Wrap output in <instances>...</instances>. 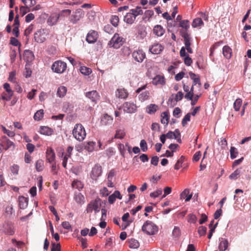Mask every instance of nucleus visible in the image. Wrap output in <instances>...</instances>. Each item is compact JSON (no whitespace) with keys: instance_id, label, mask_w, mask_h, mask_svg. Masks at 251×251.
I'll use <instances>...</instances> for the list:
<instances>
[{"instance_id":"obj_1","label":"nucleus","mask_w":251,"mask_h":251,"mask_svg":"<svg viewBox=\"0 0 251 251\" xmlns=\"http://www.w3.org/2000/svg\"><path fill=\"white\" fill-rule=\"evenodd\" d=\"M143 11L141 7L137 6L135 9H130L129 12L127 13L124 17V21L128 24H132L136 17L138 15H141Z\"/></svg>"},{"instance_id":"obj_2","label":"nucleus","mask_w":251,"mask_h":251,"mask_svg":"<svg viewBox=\"0 0 251 251\" xmlns=\"http://www.w3.org/2000/svg\"><path fill=\"white\" fill-rule=\"evenodd\" d=\"M72 134L74 137L79 142L83 141L86 135L85 128L81 124L75 125Z\"/></svg>"},{"instance_id":"obj_3","label":"nucleus","mask_w":251,"mask_h":251,"mask_svg":"<svg viewBox=\"0 0 251 251\" xmlns=\"http://www.w3.org/2000/svg\"><path fill=\"white\" fill-rule=\"evenodd\" d=\"M142 231L148 235H154L158 231L157 226L151 221H147L142 227Z\"/></svg>"},{"instance_id":"obj_4","label":"nucleus","mask_w":251,"mask_h":251,"mask_svg":"<svg viewBox=\"0 0 251 251\" xmlns=\"http://www.w3.org/2000/svg\"><path fill=\"white\" fill-rule=\"evenodd\" d=\"M101 207V200L97 197L96 199L92 200L87 205L86 212L87 213H91L93 211L95 213L100 211Z\"/></svg>"},{"instance_id":"obj_5","label":"nucleus","mask_w":251,"mask_h":251,"mask_svg":"<svg viewBox=\"0 0 251 251\" xmlns=\"http://www.w3.org/2000/svg\"><path fill=\"white\" fill-rule=\"evenodd\" d=\"M124 42L125 40L122 37L120 36L119 34L115 33L108 44L115 49H119L123 45Z\"/></svg>"},{"instance_id":"obj_6","label":"nucleus","mask_w":251,"mask_h":251,"mask_svg":"<svg viewBox=\"0 0 251 251\" xmlns=\"http://www.w3.org/2000/svg\"><path fill=\"white\" fill-rule=\"evenodd\" d=\"M147 87V84L138 88L135 91L136 94H139L138 96L139 100L142 102L148 100L150 98V93L149 91L142 92V91L145 90Z\"/></svg>"},{"instance_id":"obj_7","label":"nucleus","mask_w":251,"mask_h":251,"mask_svg":"<svg viewBox=\"0 0 251 251\" xmlns=\"http://www.w3.org/2000/svg\"><path fill=\"white\" fill-rule=\"evenodd\" d=\"M84 16V11L81 8H78L76 9L75 11L73 12V14L71 15L69 18V21L73 24H75L82 19Z\"/></svg>"},{"instance_id":"obj_8","label":"nucleus","mask_w":251,"mask_h":251,"mask_svg":"<svg viewBox=\"0 0 251 251\" xmlns=\"http://www.w3.org/2000/svg\"><path fill=\"white\" fill-rule=\"evenodd\" d=\"M67 68V64L62 61H56L51 66L52 70L58 74L64 72Z\"/></svg>"},{"instance_id":"obj_9","label":"nucleus","mask_w":251,"mask_h":251,"mask_svg":"<svg viewBox=\"0 0 251 251\" xmlns=\"http://www.w3.org/2000/svg\"><path fill=\"white\" fill-rule=\"evenodd\" d=\"M180 33L181 36L183 38L185 45V48L187 51L190 53H193V50L191 48V38L190 35L187 32L183 30H180Z\"/></svg>"},{"instance_id":"obj_10","label":"nucleus","mask_w":251,"mask_h":251,"mask_svg":"<svg viewBox=\"0 0 251 251\" xmlns=\"http://www.w3.org/2000/svg\"><path fill=\"white\" fill-rule=\"evenodd\" d=\"M25 4V5L21 6L20 7V11L22 13V16H24L25 15L27 12L30 11V9L29 7H30L34 5L35 4V0H21Z\"/></svg>"},{"instance_id":"obj_11","label":"nucleus","mask_w":251,"mask_h":251,"mask_svg":"<svg viewBox=\"0 0 251 251\" xmlns=\"http://www.w3.org/2000/svg\"><path fill=\"white\" fill-rule=\"evenodd\" d=\"M3 88L6 92L2 93L1 99L3 100L9 101L11 100L13 95V91L11 89L10 84L8 83H5L3 84Z\"/></svg>"},{"instance_id":"obj_12","label":"nucleus","mask_w":251,"mask_h":251,"mask_svg":"<svg viewBox=\"0 0 251 251\" xmlns=\"http://www.w3.org/2000/svg\"><path fill=\"white\" fill-rule=\"evenodd\" d=\"M1 231L6 235H13L15 233V228L13 224L8 222H4L3 224Z\"/></svg>"},{"instance_id":"obj_13","label":"nucleus","mask_w":251,"mask_h":251,"mask_svg":"<svg viewBox=\"0 0 251 251\" xmlns=\"http://www.w3.org/2000/svg\"><path fill=\"white\" fill-rule=\"evenodd\" d=\"M101 166L100 164H97L92 168L90 176L93 180H97L98 178L101 176Z\"/></svg>"},{"instance_id":"obj_14","label":"nucleus","mask_w":251,"mask_h":251,"mask_svg":"<svg viewBox=\"0 0 251 251\" xmlns=\"http://www.w3.org/2000/svg\"><path fill=\"white\" fill-rule=\"evenodd\" d=\"M46 34L44 29L38 30L35 33L34 38L37 43H43L46 40Z\"/></svg>"},{"instance_id":"obj_15","label":"nucleus","mask_w":251,"mask_h":251,"mask_svg":"<svg viewBox=\"0 0 251 251\" xmlns=\"http://www.w3.org/2000/svg\"><path fill=\"white\" fill-rule=\"evenodd\" d=\"M132 56L136 61L141 63L145 58L146 54L142 50H138L133 52Z\"/></svg>"},{"instance_id":"obj_16","label":"nucleus","mask_w":251,"mask_h":251,"mask_svg":"<svg viewBox=\"0 0 251 251\" xmlns=\"http://www.w3.org/2000/svg\"><path fill=\"white\" fill-rule=\"evenodd\" d=\"M123 110L128 113H134L137 110V106L133 102H125L123 105Z\"/></svg>"},{"instance_id":"obj_17","label":"nucleus","mask_w":251,"mask_h":251,"mask_svg":"<svg viewBox=\"0 0 251 251\" xmlns=\"http://www.w3.org/2000/svg\"><path fill=\"white\" fill-rule=\"evenodd\" d=\"M98 36L97 31L91 30L88 33L86 40L89 43H94L96 42Z\"/></svg>"},{"instance_id":"obj_18","label":"nucleus","mask_w":251,"mask_h":251,"mask_svg":"<svg viewBox=\"0 0 251 251\" xmlns=\"http://www.w3.org/2000/svg\"><path fill=\"white\" fill-rule=\"evenodd\" d=\"M219 241L218 249L220 251H225L227 249L229 243L227 239L221 237L219 238Z\"/></svg>"},{"instance_id":"obj_19","label":"nucleus","mask_w":251,"mask_h":251,"mask_svg":"<svg viewBox=\"0 0 251 251\" xmlns=\"http://www.w3.org/2000/svg\"><path fill=\"white\" fill-rule=\"evenodd\" d=\"M46 158L50 163H52L54 162L55 154L53 150L51 148H48L47 150Z\"/></svg>"},{"instance_id":"obj_20","label":"nucleus","mask_w":251,"mask_h":251,"mask_svg":"<svg viewBox=\"0 0 251 251\" xmlns=\"http://www.w3.org/2000/svg\"><path fill=\"white\" fill-rule=\"evenodd\" d=\"M163 49V47L161 44L157 43L153 45L150 48V51L153 54H157L160 53Z\"/></svg>"},{"instance_id":"obj_21","label":"nucleus","mask_w":251,"mask_h":251,"mask_svg":"<svg viewBox=\"0 0 251 251\" xmlns=\"http://www.w3.org/2000/svg\"><path fill=\"white\" fill-rule=\"evenodd\" d=\"M117 198L119 200H121L122 199V196L119 191H115L113 194L109 196V203L110 204H113Z\"/></svg>"},{"instance_id":"obj_22","label":"nucleus","mask_w":251,"mask_h":251,"mask_svg":"<svg viewBox=\"0 0 251 251\" xmlns=\"http://www.w3.org/2000/svg\"><path fill=\"white\" fill-rule=\"evenodd\" d=\"M112 122V117L106 114L102 117L100 120V124L102 126H107L111 124Z\"/></svg>"},{"instance_id":"obj_23","label":"nucleus","mask_w":251,"mask_h":251,"mask_svg":"<svg viewBox=\"0 0 251 251\" xmlns=\"http://www.w3.org/2000/svg\"><path fill=\"white\" fill-rule=\"evenodd\" d=\"M128 94L124 88L118 89L116 92V96L119 99H125L127 98Z\"/></svg>"},{"instance_id":"obj_24","label":"nucleus","mask_w":251,"mask_h":251,"mask_svg":"<svg viewBox=\"0 0 251 251\" xmlns=\"http://www.w3.org/2000/svg\"><path fill=\"white\" fill-rule=\"evenodd\" d=\"M152 84L154 85L159 84L164 85L165 84V79L162 75H157L153 79Z\"/></svg>"},{"instance_id":"obj_25","label":"nucleus","mask_w":251,"mask_h":251,"mask_svg":"<svg viewBox=\"0 0 251 251\" xmlns=\"http://www.w3.org/2000/svg\"><path fill=\"white\" fill-rule=\"evenodd\" d=\"M165 30L160 25H155L153 29V33L158 37L162 36L165 33Z\"/></svg>"},{"instance_id":"obj_26","label":"nucleus","mask_w":251,"mask_h":251,"mask_svg":"<svg viewBox=\"0 0 251 251\" xmlns=\"http://www.w3.org/2000/svg\"><path fill=\"white\" fill-rule=\"evenodd\" d=\"M86 96L93 101H96L99 99V96L96 91H92L87 92Z\"/></svg>"},{"instance_id":"obj_27","label":"nucleus","mask_w":251,"mask_h":251,"mask_svg":"<svg viewBox=\"0 0 251 251\" xmlns=\"http://www.w3.org/2000/svg\"><path fill=\"white\" fill-rule=\"evenodd\" d=\"M28 205L27 198L24 197L20 196L19 198V205L21 209L25 208Z\"/></svg>"},{"instance_id":"obj_28","label":"nucleus","mask_w":251,"mask_h":251,"mask_svg":"<svg viewBox=\"0 0 251 251\" xmlns=\"http://www.w3.org/2000/svg\"><path fill=\"white\" fill-rule=\"evenodd\" d=\"M59 18L58 14H53L48 19V23L50 25H54L57 23Z\"/></svg>"},{"instance_id":"obj_29","label":"nucleus","mask_w":251,"mask_h":251,"mask_svg":"<svg viewBox=\"0 0 251 251\" xmlns=\"http://www.w3.org/2000/svg\"><path fill=\"white\" fill-rule=\"evenodd\" d=\"M3 148L6 151L8 149L13 150L15 148V145L13 142L11 141L9 139L6 138L5 142L3 143Z\"/></svg>"},{"instance_id":"obj_30","label":"nucleus","mask_w":251,"mask_h":251,"mask_svg":"<svg viewBox=\"0 0 251 251\" xmlns=\"http://www.w3.org/2000/svg\"><path fill=\"white\" fill-rule=\"evenodd\" d=\"M24 57L27 61H31L34 58L33 52L30 50H25L24 53Z\"/></svg>"},{"instance_id":"obj_31","label":"nucleus","mask_w":251,"mask_h":251,"mask_svg":"<svg viewBox=\"0 0 251 251\" xmlns=\"http://www.w3.org/2000/svg\"><path fill=\"white\" fill-rule=\"evenodd\" d=\"M126 135L125 129L124 128H118L116 131L114 138L123 139Z\"/></svg>"},{"instance_id":"obj_32","label":"nucleus","mask_w":251,"mask_h":251,"mask_svg":"<svg viewBox=\"0 0 251 251\" xmlns=\"http://www.w3.org/2000/svg\"><path fill=\"white\" fill-rule=\"evenodd\" d=\"M223 53L225 57L230 58L231 56L232 50L229 47L225 46L223 48Z\"/></svg>"},{"instance_id":"obj_33","label":"nucleus","mask_w":251,"mask_h":251,"mask_svg":"<svg viewBox=\"0 0 251 251\" xmlns=\"http://www.w3.org/2000/svg\"><path fill=\"white\" fill-rule=\"evenodd\" d=\"M40 132L41 134L50 135L53 132V130L48 126H42L40 128Z\"/></svg>"},{"instance_id":"obj_34","label":"nucleus","mask_w":251,"mask_h":251,"mask_svg":"<svg viewBox=\"0 0 251 251\" xmlns=\"http://www.w3.org/2000/svg\"><path fill=\"white\" fill-rule=\"evenodd\" d=\"M67 91V89L64 86L59 87L57 91V95L60 98L64 97Z\"/></svg>"},{"instance_id":"obj_35","label":"nucleus","mask_w":251,"mask_h":251,"mask_svg":"<svg viewBox=\"0 0 251 251\" xmlns=\"http://www.w3.org/2000/svg\"><path fill=\"white\" fill-rule=\"evenodd\" d=\"M44 167V162L42 159H39L36 162L35 168L37 172L42 171Z\"/></svg>"},{"instance_id":"obj_36","label":"nucleus","mask_w":251,"mask_h":251,"mask_svg":"<svg viewBox=\"0 0 251 251\" xmlns=\"http://www.w3.org/2000/svg\"><path fill=\"white\" fill-rule=\"evenodd\" d=\"M158 106L155 104H151L147 107V113L151 114L154 113L157 110Z\"/></svg>"},{"instance_id":"obj_37","label":"nucleus","mask_w":251,"mask_h":251,"mask_svg":"<svg viewBox=\"0 0 251 251\" xmlns=\"http://www.w3.org/2000/svg\"><path fill=\"white\" fill-rule=\"evenodd\" d=\"M161 122L162 124L167 125L169 123V116L168 114V112H164L161 114Z\"/></svg>"},{"instance_id":"obj_38","label":"nucleus","mask_w":251,"mask_h":251,"mask_svg":"<svg viewBox=\"0 0 251 251\" xmlns=\"http://www.w3.org/2000/svg\"><path fill=\"white\" fill-rule=\"evenodd\" d=\"M203 25V22L200 18H197L195 19L192 23V25L193 27H201Z\"/></svg>"},{"instance_id":"obj_39","label":"nucleus","mask_w":251,"mask_h":251,"mask_svg":"<svg viewBox=\"0 0 251 251\" xmlns=\"http://www.w3.org/2000/svg\"><path fill=\"white\" fill-rule=\"evenodd\" d=\"M75 201L78 204H82L84 202V197L80 193L76 194L74 197Z\"/></svg>"},{"instance_id":"obj_40","label":"nucleus","mask_w":251,"mask_h":251,"mask_svg":"<svg viewBox=\"0 0 251 251\" xmlns=\"http://www.w3.org/2000/svg\"><path fill=\"white\" fill-rule=\"evenodd\" d=\"M72 185L74 188L77 189L78 190L82 189L83 187L82 183L80 181L77 180H74L72 182Z\"/></svg>"},{"instance_id":"obj_41","label":"nucleus","mask_w":251,"mask_h":251,"mask_svg":"<svg viewBox=\"0 0 251 251\" xmlns=\"http://www.w3.org/2000/svg\"><path fill=\"white\" fill-rule=\"evenodd\" d=\"M242 104V100L241 99H237L233 103V107L235 111H238Z\"/></svg>"},{"instance_id":"obj_42","label":"nucleus","mask_w":251,"mask_h":251,"mask_svg":"<svg viewBox=\"0 0 251 251\" xmlns=\"http://www.w3.org/2000/svg\"><path fill=\"white\" fill-rule=\"evenodd\" d=\"M184 159H185V157L184 156L182 155L177 160V161L176 162V163L175 165V167H174L175 170H178L182 167V164L183 162H184Z\"/></svg>"},{"instance_id":"obj_43","label":"nucleus","mask_w":251,"mask_h":251,"mask_svg":"<svg viewBox=\"0 0 251 251\" xmlns=\"http://www.w3.org/2000/svg\"><path fill=\"white\" fill-rule=\"evenodd\" d=\"M179 26L185 29V30L187 32V30L189 28V21L187 20H184L179 23Z\"/></svg>"},{"instance_id":"obj_44","label":"nucleus","mask_w":251,"mask_h":251,"mask_svg":"<svg viewBox=\"0 0 251 251\" xmlns=\"http://www.w3.org/2000/svg\"><path fill=\"white\" fill-rule=\"evenodd\" d=\"M96 143L94 142H89L85 147V149L89 152H92L95 150Z\"/></svg>"},{"instance_id":"obj_45","label":"nucleus","mask_w":251,"mask_h":251,"mask_svg":"<svg viewBox=\"0 0 251 251\" xmlns=\"http://www.w3.org/2000/svg\"><path fill=\"white\" fill-rule=\"evenodd\" d=\"M80 71L82 74L86 75H88L92 73V70L85 66H81L80 68Z\"/></svg>"},{"instance_id":"obj_46","label":"nucleus","mask_w":251,"mask_h":251,"mask_svg":"<svg viewBox=\"0 0 251 251\" xmlns=\"http://www.w3.org/2000/svg\"><path fill=\"white\" fill-rule=\"evenodd\" d=\"M44 111L42 109L37 111L34 114V119L36 121L40 120L43 117Z\"/></svg>"},{"instance_id":"obj_47","label":"nucleus","mask_w":251,"mask_h":251,"mask_svg":"<svg viewBox=\"0 0 251 251\" xmlns=\"http://www.w3.org/2000/svg\"><path fill=\"white\" fill-rule=\"evenodd\" d=\"M129 247L132 249H137L139 246V242L135 239H131L129 242Z\"/></svg>"},{"instance_id":"obj_48","label":"nucleus","mask_w":251,"mask_h":251,"mask_svg":"<svg viewBox=\"0 0 251 251\" xmlns=\"http://www.w3.org/2000/svg\"><path fill=\"white\" fill-rule=\"evenodd\" d=\"M238 154V152L237 151V149L234 147H231L230 149V154L231 159H234L236 158Z\"/></svg>"},{"instance_id":"obj_49","label":"nucleus","mask_w":251,"mask_h":251,"mask_svg":"<svg viewBox=\"0 0 251 251\" xmlns=\"http://www.w3.org/2000/svg\"><path fill=\"white\" fill-rule=\"evenodd\" d=\"M71 12L72 11L70 9H64L62 10L58 15H59V17L62 18L71 15Z\"/></svg>"},{"instance_id":"obj_50","label":"nucleus","mask_w":251,"mask_h":251,"mask_svg":"<svg viewBox=\"0 0 251 251\" xmlns=\"http://www.w3.org/2000/svg\"><path fill=\"white\" fill-rule=\"evenodd\" d=\"M16 71H12L9 73L8 80L12 83H16Z\"/></svg>"},{"instance_id":"obj_51","label":"nucleus","mask_w":251,"mask_h":251,"mask_svg":"<svg viewBox=\"0 0 251 251\" xmlns=\"http://www.w3.org/2000/svg\"><path fill=\"white\" fill-rule=\"evenodd\" d=\"M240 172V169L236 170L229 176V178L231 179H236L239 176Z\"/></svg>"},{"instance_id":"obj_52","label":"nucleus","mask_w":251,"mask_h":251,"mask_svg":"<svg viewBox=\"0 0 251 251\" xmlns=\"http://www.w3.org/2000/svg\"><path fill=\"white\" fill-rule=\"evenodd\" d=\"M25 71L24 72V75L25 76V77H30L31 75L32 71L31 69L29 68V66L26 64L25 66Z\"/></svg>"},{"instance_id":"obj_53","label":"nucleus","mask_w":251,"mask_h":251,"mask_svg":"<svg viewBox=\"0 0 251 251\" xmlns=\"http://www.w3.org/2000/svg\"><path fill=\"white\" fill-rule=\"evenodd\" d=\"M162 191L161 189H158L156 191L150 193V196L151 198H156L161 195Z\"/></svg>"},{"instance_id":"obj_54","label":"nucleus","mask_w":251,"mask_h":251,"mask_svg":"<svg viewBox=\"0 0 251 251\" xmlns=\"http://www.w3.org/2000/svg\"><path fill=\"white\" fill-rule=\"evenodd\" d=\"M191 114L187 113L183 118L182 121V125L183 126H185L187 125V123L190 120Z\"/></svg>"},{"instance_id":"obj_55","label":"nucleus","mask_w":251,"mask_h":251,"mask_svg":"<svg viewBox=\"0 0 251 251\" xmlns=\"http://www.w3.org/2000/svg\"><path fill=\"white\" fill-rule=\"evenodd\" d=\"M51 251H60L61 246L59 243L56 244L55 243H51Z\"/></svg>"},{"instance_id":"obj_56","label":"nucleus","mask_w":251,"mask_h":251,"mask_svg":"<svg viewBox=\"0 0 251 251\" xmlns=\"http://www.w3.org/2000/svg\"><path fill=\"white\" fill-rule=\"evenodd\" d=\"M207 228L204 226H201L199 227L198 233L200 236H204L206 234Z\"/></svg>"},{"instance_id":"obj_57","label":"nucleus","mask_w":251,"mask_h":251,"mask_svg":"<svg viewBox=\"0 0 251 251\" xmlns=\"http://www.w3.org/2000/svg\"><path fill=\"white\" fill-rule=\"evenodd\" d=\"M188 222L191 223H196L197 222V218L196 216L193 214H190L188 215Z\"/></svg>"},{"instance_id":"obj_58","label":"nucleus","mask_w":251,"mask_h":251,"mask_svg":"<svg viewBox=\"0 0 251 251\" xmlns=\"http://www.w3.org/2000/svg\"><path fill=\"white\" fill-rule=\"evenodd\" d=\"M140 147L143 151L145 152L148 150V146L145 140H142L140 144Z\"/></svg>"},{"instance_id":"obj_59","label":"nucleus","mask_w":251,"mask_h":251,"mask_svg":"<svg viewBox=\"0 0 251 251\" xmlns=\"http://www.w3.org/2000/svg\"><path fill=\"white\" fill-rule=\"evenodd\" d=\"M33 29V25H30L25 30L24 35L25 36H26V37L28 36L29 35L32 31Z\"/></svg>"},{"instance_id":"obj_60","label":"nucleus","mask_w":251,"mask_h":251,"mask_svg":"<svg viewBox=\"0 0 251 251\" xmlns=\"http://www.w3.org/2000/svg\"><path fill=\"white\" fill-rule=\"evenodd\" d=\"M174 95H172V97H170L167 102L168 105L171 106V107H174L176 104V102L177 101H175V98H173Z\"/></svg>"},{"instance_id":"obj_61","label":"nucleus","mask_w":251,"mask_h":251,"mask_svg":"<svg viewBox=\"0 0 251 251\" xmlns=\"http://www.w3.org/2000/svg\"><path fill=\"white\" fill-rule=\"evenodd\" d=\"M180 230L177 226H175L173 231V234L176 237H178L180 235Z\"/></svg>"},{"instance_id":"obj_62","label":"nucleus","mask_w":251,"mask_h":251,"mask_svg":"<svg viewBox=\"0 0 251 251\" xmlns=\"http://www.w3.org/2000/svg\"><path fill=\"white\" fill-rule=\"evenodd\" d=\"M190 193V191L188 189H185L181 194L180 195V197L181 199H184L186 198L187 197V195Z\"/></svg>"},{"instance_id":"obj_63","label":"nucleus","mask_w":251,"mask_h":251,"mask_svg":"<svg viewBox=\"0 0 251 251\" xmlns=\"http://www.w3.org/2000/svg\"><path fill=\"white\" fill-rule=\"evenodd\" d=\"M10 43L14 46H20L21 44L19 41L15 37L10 38Z\"/></svg>"},{"instance_id":"obj_64","label":"nucleus","mask_w":251,"mask_h":251,"mask_svg":"<svg viewBox=\"0 0 251 251\" xmlns=\"http://www.w3.org/2000/svg\"><path fill=\"white\" fill-rule=\"evenodd\" d=\"M184 62L187 66H190L193 62L192 59L189 57V55H187L184 58Z\"/></svg>"}]
</instances>
